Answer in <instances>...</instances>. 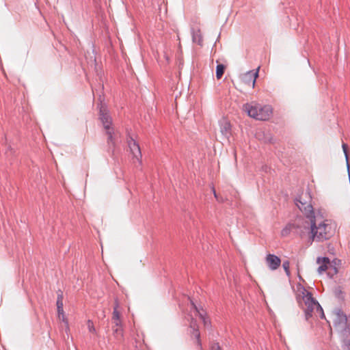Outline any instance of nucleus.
Listing matches in <instances>:
<instances>
[{"instance_id":"1","label":"nucleus","mask_w":350,"mask_h":350,"mask_svg":"<svg viewBox=\"0 0 350 350\" xmlns=\"http://www.w3.org/2000/svg\"><path fill=\"white\" fill-rule=\"evenodd\" d=\"M299 305L304 311L305 318L308 321L313 316L325 318L323 310L319 303L312 297V294L304 287H301L297 295Z\"/></svg>"},{"instance_id":"2","label":"nucleus","mask_w":350,"mask_h":350,"mask_svg":"<svg viewBox=\"0 0 350 350\" xmlns=\"http://www.w3.org/2000/svg\"><path fill=\"white\" fill-rule=\"evenodd\" d=\"M243 109L250 117L260 121L268 120L273 115V109L268 105H261L255 103H246L243 106Z\"/></svg>"},{"instance_id":"3","label":"nucleus","mask_w":350,"mask_h":350,"mask_svg":"<svg viewBox=\"0 0 350 350\" xmlns=\"http://www.w3.org/2000/svg\"><path fill=\"white\" fill-rule=\"evenodd\" d=\"M296 205L308 219H318L327 216L326 211L323 208L314 210L311 204L310 198L306 193H302L299 196V199L297 200Z\"/></svg>"},{"instance_id":"4","label":"nucleus","mask_w":350,"mask_h":350,"mask_svg":"<svg viewBox=\"0 0 350 350\" xmlns=\"http://www.w3.org/2000/svg\"><path fill=\"white\" fill-rule=\"evenodd\" d=\"M309 229L312 241H323L327 240L330 237L331 227L329 224L325 223L324 221L317 222V220H308Z\"/></svg>"},{"instance_id":"5","label":"nucleus","mask_w":350,"mask_h":350,"mask_svg":"<svg viewBox=\"0 0 350 350\" xmlns=\"http://www.w3.org/2000/svg\"><path fill=\"white\" fill-rule=\"evenodd\" d=\"M99 120L107 135L109 144L114 145L116 132L112 125V119L105 104L100 103L99 107Z\"/></svg>"},{"instance_id":"6","label":"nucleus","mask_w":350,"mask_h":350,"mask_svg":"<svg viewBox=\"0 0 350 350\" xmlns=\"http://www.w3.org/2000/svg\"><path fill=\"white\" fill-rule=\"evenodd\" d=\"M308 229V220H291L282 230L281 235L282 237H287L290 234L293 233L301 237Z\"/></svg>"},{"instance_id":"7","label":"nucleus","mask_w":350,"mask_h":350,"mask_svg":"<svg viewBox=\"0 0 350 350\" xmlns=\"http://www.w3.org/2000/svg\"><path fill=\"white\" fill-rule=\"evenodd\" d=\"M334 325L336 328L340 330L343 337L348 336V331L347 330L346 325L347 323V317L342 312L341 309L337 308L334 311Z\"/></svg>"},{"instance_id":"8","label":"nucleus","mask_w":350,"mask_h":350,"mask_svg":"<svg viewBox=\"0 0 350 350\" xmlns=\"http://www.w3.org/2000/svg\"><path fill=\"white\" fill-rule=\"evenodd\" d=\"M259 69L260 66L258 67L255 72L251 70L246 72L242 76V81L247 85H250V83H252V86L254 88L256 83V80L258 77Z\"/></svg>"},{"instance_id":"9","label":"nucleus","mask_w":350,"mask_h":350,"mask_svg":"<svg viewBox=\"0 0 350 350\" xmlns=\"http://www.w3.org/2000/svg\"><path fill=\"white\" fill-rule=\"evenodd\" d=\"M129 147L133 157L136 159L137 161L141 163L142 153L139 146L138 144L132 138L128 141Z\"/></svg>"},{"instance_id":"10","label":"nucleus","mask_w":350,"mask_h":350,"mask_svg":"<svg viewBox=\"0 0 350 350\" xmlns=\"http://www.w3.org/2000/svg\"><path fill=\"white\" fill-rule=\"evenodd\" d=\"M266 262L271 270L277 269L280 264V258L274 254H268L266 257Z\"/></svg>"},{"instance_id":"11","label":"nucleus","mask_w":350,"mask_h":350,"mask_svg":"<svg viewBox=\"0 0 350 350\" xmlns=\"http://www.w3.org/2000/svg\"><path fill=\"white\" fill-rule=\"evenodd\" d=\"M191 302V305L196 312L197 314L199 316V317L202 319L204 325L205 327H210L211 326V321L208 319V318L206 317V312L202 309L198 308L193 301Z\"/></svg>"},{"instance_id":"12","label":"nucleus","mask_w":350,"mask_h":350,"mask_svg":"<svg viewBox=\"0 0 350 350\" xmlns=\"http://www.w3.org/2000/svg\"><path fill=\"white\" fill-rule=\"evenodd\" d=\"M56 304L57 308L58 318L64 321L65 315L63 309V293L61 291H59L57 292V299Z\"/></svg>"},{"instance_id":"13","label":"nucleus","mask_w":350,"mask_h":350,"mask_svg":"<svg viewBox=\"0 0 350 350\" xmlns=\"http://www.w3.org/2000/svg\"><path fill=\"white\" fill-rule=\"evenodd\" d=\"M317 264L319 265L318 268V272L321 274L328 269V266L330 264L329 258L323 257L318 258L317 260Z\"/></svg>"},{"instance_id":"14","label":"nucleus","mask_w":350,"mask_h":350,"mask_svg":"<svg viewBox=\"0 0 350 350\" xmlns=\"http://www.w3.org/2000/svg\"><path fill=\"white\" fill-rule=\"evenodd\" d=\"M231 124L227 120H223L220 122L221 133L226 137H228L231 133Z\"/></svg>"},{"instance_id":"15","label":"nucleus","mask_w":350,"mask_h":350,"mask_svg":"<svg viewBox=\"0 0 350 350\" xmlns=\"http://www.w3.org/2000/svg\"><path fill=\"white\" fill-rule=\"evenodd\" d=\"M190 327L193 329L192 335L196 338V343L198 347H201V341H200V334L198 330V326L196 323V321L192 319L191 322Z\"/></svg>"},{"instance_id":"16","label":"nucleus","mask_w":350,"mask_h":350,"mask_svg":"<svg viewBox=\"0 0 350 350\" xmlns=\"http://www.w3.org/2000/svg\"><path fill=\"white\" fill-rule=\"evenodd\" d=\"M112 319L116 326H118L121 323L120 319V313L118 311V305H116V306L113 309Z\"/></svg>"},{"instance_id":"17","label":"nucleus","mask_w":350,"mask_h":350,"mask_svg":"<svg viewBox=\"0 0 350 350\" xmlns=\"http://www.w3.org/2000/svg\"><path fill=\"white\" fill-rule=\"evenodd\" d=\"M225 66L223 64H218L216 68V77L220 79L223 76L225 70Z\"/></svg>"},{"instance_id":"18","label":"nucleus","mask_w":350,"mask_h":350,"mask_svg":"<svg viewBox=\"0 0 350 350\" xmlns=\"http://www.w3.org/2000/svg\"><path fill=\"white\" fill-rule=\"evenodd\" d=\"M114 334L117 338H122L123 336L121 323L113 329Z\"/></svg>"},{"instance_id":"19","label":"nucleus","mask_w":350,"mask_h":350,"mask_svg":"<svg viewBox=\"0 0 350 350\" xmlns=\"http://www.w3.org/2000/svg\"><path fill=\"white\" fill-rule=\"evenodd\" d=\"M282 267L286 273L287 275H290V270H289V267H290V263L288 260H286V261H284L283 262V264H282Z\"/></svg>"},{"instance_id":"20","label":"nucleus","mask_w":350,"mask_h":350,"mask_svg":"<svg viewBox=\"0 0 350 350\" xmlns=\"http://www.w3.org/2000/svg\"><path fill=\"white\" fill-rule=\"evenodd\" d=\"M193 40L194 42H197L199 44H202V38L200 36L193 35Z\"/></svg>"},{"instance_id":"21","label":"nucleus","mask_w":350,"mask_h":350,"mask_svg":"<svg viewBox=\"0 0 350 350\" xmlns=\"http://www.w3.org/2000/svg\"><path fill=\"white\" fill-rule=\"evenodd\" d=\"M342 150H343V152L345 153L346 159L347 160V159H348V154H347L348 146H347V145L346 144H342Z\"/></svg>"},{"instance_id":"22","label":"nucleus","mask_w":350,"mask_h":350,"mask_svg":"<svg viewBox=\"0 0 350 350\" xmlns=\"http://www.w3.org/2000/svg\"><path fill=\"white\" fill-rule=\"evenodd\" d=\"M343 349L344 350H350V339L345 342Z\"/></svg>"},{"instance_id":"23","label":"nucleus","mask_w":350,"mask_h":350,"mask_svg":"<svg viewBox=\"0 0 350 350\" xmlns=\"http://www.w3.org/2000/svg\"><path fill=\"white\" fill-rule=\"evenodd\" d=\"M211 350H221L219 343H214L211 346Z\"/></svg>"},{"instance_id":"24","label":"nucleus","mask_w":350,"mask_h":350,"mask_svg":"<svg viewBox=\"0 0 350 350\" xmlns=\"http://www.w3.org/2000/svg\"><path fill=\"white\" fill-rule=\"evenodd\" d=\"M212 191H213L214 196L217 199V200L219 201V202H221L222 201L221 199L219 198V197H218V196H217V194L214 187L212 188Z\"/></svg>"},{"instance_id":"25","label":"nucleus","mask_w":350,"mask_h":350,"mask_svg":"<svg viewBox=\"0 0 350 350\" xmlns=\"http://www.w3.org/2000/svg\"><path fill=\"white\" fill-rule=\"evenodd\" d=\"M212 191H213L214 196L217 199V200L219 201V202H221L222 201L221 199L219 198V197H218V196H217V194L214 187L212 188Z\"/></svg>"},{"instance_id":"26","label":"nucleus","mask_w":350,"mask_h":350,"mask_svg":"<svg viewBox=\"0 0 350 350\" xmlns=\"http://www.w3.org/2000/svg\"><path fill=\"white\" fill-rule=\"evenodd\" d=\"M347 330L348 331V334H349L350 330V316L347 318V323L346 325Z\"/></svg>"},{"instance_id":"27","label":"nucleus","mask_w":350,"mask_h":350,"mask_svg":"<svg viewBox=\"0 0 350 350\" xmlns=\"http://www.w3.org/2000/svg\"><path fill=\"white\" fill-rule=\"evenodd\" d=\"M94 62H95V67H96V71L98 72L99 69H100V66L99 65V63L97 62V59L95 57V59H94Z\"/></svg>"},{"instance_id":"28","label":"nucleus","mask_w":350,"mask_h":350,"mask_svg":"<svg viewBox=\"0 0 350 350\" xmlns=\"http://www.w3.org/2000/svg\"><path fill=\"white\" fill-rule=\"evenodd\" d=\"M88 327H89V330H90V325H88Z\"/></svg>"}]
</instances>
